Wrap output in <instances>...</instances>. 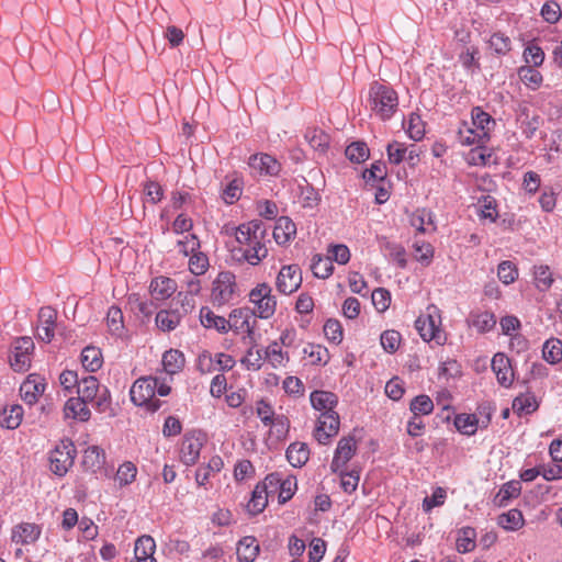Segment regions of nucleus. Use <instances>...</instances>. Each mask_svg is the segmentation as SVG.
<instances>
[{
	"mask_svg": "<svg viewBox=\"0 0 562 562\" xmlns=\"http://www.w3.org/2000/svg\"><path fill=\"white\" fill-rule=\"evenodd\" d=\"M235 238L239 245L246 246L239 251L248 263L256 266L268 256V233L262 222L254 220L240 224L235 229Z\"/></svg>",
	"mask_w": 562,
	"mask_h": 562,
	"instance_id": "obj_1",
	"label": "nucleus"
},
{
	"mask_svg": "<svg viewBox=\"0 0 562 562\" xmlns=\"http://www.w3.org/2000/svg\"><path fill=\"white\" fill-rule=\"evenodd\" d=\"M369 105L380 120H390L398 108L397 92L390 86L375 81L369 89Z\"/></svg>",
	"mask_w": 562,
	"mask_h": 562,
	"instance_id": "obj_2",
	"label": "nucleus"
},
{
	"mask_svg": "<svg viewBox=\"0 0 562 562\" xmlns=\"http://www.w3.org/2000/svg\"><path fill=\"white\" fill-rule=\"evenodd\" d=\"M415 328L424 341L442 346L447 341L446 333L441 329V313L435 305L426 307L425 313L415 321Z\"/></svg>",
	"mask_w": 562,
	"mask_h": 562,
	"instance_id": "obj_3",
	"label": "nucleus"
},
{
	"mask_svg": "<svg viewBox=\"0 0 562 562\" xmlns=\"http://www.w3.org/2000/svg\"><path fill=\"white\" fill-rule=\"evenodd\" d=\"M157 387V378L143 376L137 379L131 390V401L137 406H146L150 413L157 412L162 402L155 398Z\"/></svg>",
	"mask_w": 562,
	"mask_h": 562,
	"instance_id": "obj_4",
	"label": "nucleus"
},
{
	"mask_svg": "<svg viewBox=\"0 0 562 562\" xmlns=\"http://www.w3.org/2000/svg\"><path fill=\"white\" fill-rule=\"evenodd\" d=\"M228 331L243 335L245 344L256 342L257 319L248 307L234 308L228 315Z\"/></svg>",
	"mask_w": 562,
	"mask_h": 562,
	"instance_id": "obj_5",
	"label": "nucleus"
},
{
	"mask_svg": "<svg viewBox=\"0 0 562 562\" xmlns=\"http://www.w3.org/2000/svg\"><path fill=\"white\" fill-rule=\"evenodd\" d=\"M77 392L83 400L93 402L100 412H105L110 407L109 390L105 386L101 387L98 379L93 375H87L79 380Z\"/></svg>",
	"mask_w": 562,
	"mask_h": 562,
	"instance_id": "obj_6",
	"label": "nucleus"
},
{
	"mask_svg": "<svg viewBox=\"0 0 562 562\" xmlns=\"http://www.w3.org/2000/svg\"><path fill=\"white\" fill-rule=\"evenodd\" d=\"M271 292L272 290L267 283L258 284L250 291L249 301L255 306V310L251 311L255 317L268 319L274 314L277 300Z\"/></svg>",
	"mask_w": 562,
	"mask_h": 562,
	"instance_id": "obj_7",
	"label": "nucleus"
},
{
	"mask_svg": "<svg viewBox=\"0 0 562 562\" xmlns=\"http://www.w3.org/2000/svg\"><path fill=\"white\" fill-rule=\"evenodd\" d=\"M76 448L72 441L61 440L49 454L50 470L58 476H64L74 465Z\"/></svg>",
	"mask_w": 562,
	"mask_h": 562,
	"instance_id": "obj_8",
	"label": "nucleus"
},
{
	"mask_svg": "<svg viewBox=\"0 0 562 562\" xmlns=\"http://www.w3.org/2000/svg\"><path fill=\"white\" fill-rule=\"evenodd\" d=\"M237 293L235 276L229 272H221L213 282L211 300L217 306L229 303Z\"/></svg>",
	"mask_w": 562,
	"mask_h": 562,
	"instance_id": "obj_9",
	"label": "nucleus"
},
{
	"mask_svg": "<svg viewBox=\"0 0 562 562\" xmlns=\"http://www.w3.org/2000/svg\"><path fill=\"white\" fill-rule=\"evenodd\" d=\"M34 349V342L30 337H20L13 344L10 364L16 372H24L31 364V352Z\"/></svg>",
	"mask_w": 562,
	"mask_h": 562,
	"instance_id": "obj_10",
	"label": "nucleus"
},
{
	"mask_svg": "<svg viewBox=\"0 0 562 562\" xmlns=\"http://www.w3.org/2000/svg\"><path fill=\"white\" fill-rule=\"evenodd\" d=\"M339 416L336 412L322 413L314 432L315 439L321 445H326L329 439L339 431Z\"/></svg>",
	"mask_w": 562,
	"mask_h": 562,
	"instance_id": "obj_11",
	"label": "nucleus"
},
{
	"mask_svg": "<svg viewBox=\"0 0 562 562\" xmlns=\"http://www.w3.org/2000/svg\"><path fill=\"white\" fill-rule=\"evenodd\" d=\"M302 283V274L299 266H283L277 277V289L283 294H291L296 291Z\"/></svg>",
	"mask_w": 562,
	"mask_h": 562,
	"instance_id": "obj_12",
	"label": "nucleus"
},
{
	"mask_svg": "<svg viewBox=\"0 0 562 562\" xmlns=\"http://www.w3.org/2000/svg\"><path fill=\"white\" fill-rule=\"evenodd\" d=\"M357 451L356 439L352 436L344 437L338 441L330 470L338 473L347 464V462L355 456Z\"/></svg>",
	"mask_w": 562,
	"mask_h": 562,
	"instance_id": "obj_13",
	"label": "nucleus"
},
{
	"mask_svg": "<svg viewBox=\"0 0 562 562\" xmlns=\"http://www.w3.org/2000/svg\"><path fill=\"white\" fill-rule=\"evenodd\" d=\"M37 338L44 342H50L55 336L57 312L50 306L41 307L38 311Z\"/></svg>",
	"mask_w": 562,
	"mask_h": 562,
	"instance_id": "obj_14",
	"label": "nucleus"
},
{
	"mask_svg": "<svg viewBox=\"0 0 562 562\" xmlns=\"http://www.w3.org/2000/svg\"><path fill=\"white\" fill-rule=\"evenodd\" d=\"M46 384L43 378L36 374H30L20 386V393L23 401L33 405L37 402L45 391Z\"/></svg>",
	"mask_w": 562,
	"mask_h": 562,
	"instance_id": "obj_15",
	"label": "nucleus"
},
{
	"mask_svg": "<svg viewBox=\"0 0 562 562\" xmlns=\"http://www.w3.org/2000/svg\"><path fill=\"white\" fill-rule=\"evenodd\" d=\"M41 532L40 526L32 522H21L12 528L11 541L21 546L32 544L37 541Z\"/></svg>",
	"mask_w": 562,
	"mask_h": 562,
	"instance_id": "obj_16",
	"label": "nucleus"
},
{
	"mask_svg": "<svg viewBox=\"0 0 562 562\" xmlns=\"http://www.w3.org/2000/svg\"><path fill=\"white\" fill-rule=\"evenodd\" d=\"M492 370L501 385L507 387L512 384L514 372L509 359L504 353H496L492 359Z\"/></svg>",
	"mask_w": 562,
	"mask_h": 562,
	"instance_id": "obj_17",
	"label": "nucleus"
},
{
	"mask_svg": "<svg viewBox=\"0 0 562 562\" xmlns=\"http://www.w3.org/2000/svg\"><path fill=\"white\" fill-rule=\"evenodd\" d=\"M203 441L195 436H186L180 448V459L186 465H193L200 457Z\"/></svg>",
	"mask_w": 562,
	"mask_h": 562,
	"instance_id": "obj_18",
	"label": "nucleus"
},
{
	"mask_svg": "<svg viewBox=\"0 0 562 562\" xmlns=\"http://www.w3.org/2000/svg\"><path fill=\"white\" fill-rule=\"evenodd\" d=\"M201 325L206 329H214L220 334L228 333V318L216 315L210 307L203 306L200 310Z\"/></svg>",
	"mask_w": 562,
	"mask_h": 562,
	"instance_id": "obj_19",
	"label": "nucleus"
},
{
	"mask_svg": "<svg viewBox=\"0 0 562 562\" xmlns=\"http://www.w3.org/2000/svg\"><path fill=\"white\" fill-rule=\"evenodd\" d=\"M88 402L89 401H86L80 396L69 398L64 406L65 417L80 422L88 420L91 415L90 409L87 406Z\"/></svg>",
	"mask_w": 562,
	"mask_h": 562,
	"instance_id": "obj_20",
	"label": "nucleus"
},
{
	"mask_svg": "<svg viewBox=\"0 0 562 562\" xmlns=\"http://www.w3.org/2000/svg\"><path fill=\"white\" fill-rule=\"evenodd\" d=\"M249 166L260 175L274 176L280 170L279 162L268 154L252 155L249 158Z\"/></svg>",
	"mask_w": 562,
	"mask_h": 562,
	"instance_id": "obj_21",
	"label": "nucleus"
},
{
	"mask_svg": "<svg viewBox=\"0 0 562 562\" xmlns=\"http://www.w3.org/2000/svg\"><path fill=\"white\" fill-rule=\"evenodd\" d=\"M260 547L252 536H246L237 544V559L239 562H254L258 557Z\"/></svg>",
	"mask_w": 562,
	"mask_h": 562,
	"instance_id": "obj_22",
	"label": "nucleus"
},
{
	"mask_svg": "<svg viewBox=\"0 0 562 562\" xmlns=\"http://www.w3.org/2000/svg\"><path fill=\"white\" fill-rule=\"evenodd\" d=\"M296 234L295 223L288 216H281L274 226L273 238L279 245H285Z\"/></svg>",
	"mask_w": 562,
	"mask_h": 562,
	"instance_id": "obj_23",
	"label": "nucleus"
},
{
	"mask_svg": "<svg viewBox=\"0 0 562 562\" xmlns=\"http://www.w3.org/2000/svg\"><path fill=\"white\" fill-rule=\"evenodd\" d=\"M310 401L316 411L322 413L335 412L334 408L338 403L336 394L328 391H314L310 395Z\"/></svg>",
	"mask_w": 562,
	"mask_h": 562,
	"instance_id": "obj_24",
	"label": "nucleus"
},
{
	"mask_svg": "<svg viewBox=\"0 0 562 562\" xmlns=\"http://www.w3.org/2000/svg\"><path fill=\"white\" fill-rule=\"evenodd\" d=\"M177 290L176 281L168 277H157L150 283V292L156 300H166Z\"/></svg>",
	"mask_w": 562,
	"mask_h": 562,
	"instance_id": "obj_25",
	"label": "nucleus"
},
{
	"mask_svg": "<svg viewBox=\"0 0 562 562\" xmlns=\"http://www.w3.org/2000/svg\"><path fill=\"white\" fill-rule=\"evenodd\" d=\"M105 462V453L98 446L88 447L82 457V467L90 472H97Z\"/></svg>",
	"mask_w": 562,
	"mask_h": 562,
	"instance_id": "obj_26",
	"label": "nucleus"
},
{
	"mask_svg": "<svg viewBox=\"0 0 562 562\" xmlns=\"http://www.w3.org/2000/svg\"><path fill=\"white\" fill-rule=\"evenodd\" d=\"M494 125L495 121L481 108L476 106L472 110V126L476 128V133H479L481 137H486L488 139L490 132Z\"/></svg>",
	"mask_w": 562,
	"mask_h": 562,
	"instance_id": "obj_27",
	"label": "nucleus"
},
{
	"mask_svg": "<svg viewBox=\"0 0 562 562\" xmlns=\"http://www.w3.org/2000/svg\"><path fill=\"white\" fill-rule=\"evenodd\" d=\"M304 138L318 155L326 154L329 146V136L325 132L316 127L307 128Z\"/></svg>",
	"mask_w": 562,
	"mask_h": 562,
	"instance_id": "obj_28",
	"label": "nucleus"
},
{
	"mask_svg": "<svg viewBox=\"0 0 562 562\" xmlns=\"http://www.w3.org/2000/svg\"><path fill=\"white\" fill-rule=\"evenodd\" d=\"M310 458V449L304 442H293L286 449V459L294 468H302Z\"/></svg>",
	"mask_w": 562,
	"mask_h": 562,
	"instance_id": "obj_29",
	"label": "nucleus"
},
{
	"mask_svg": "<svg viewBox=\"0 0 562 562\" xmlns=\"http://www.w3.org/2000/svg\"><path fill=\"white\" fill-rule=\"evenodd\" d=\"M497 525L507 531H517L525 525L522 513L513 508L497 517Z\"/></svg>",
	"mask_w": 562,
	"mask_h": 562,
	"instance_id": "obj_30",
	"label": "nucleus"
},
{
	"mask_svg": "<svg viewBox=\"0 0 562 562\" xmlns=\"http://www.w3.org/2000/svg\"><path fill=\"white\" fill-rule=\"evenodd\" d=\"M161 363L164 371L173 375L182 370L184 366V356L179 350L170 349L162 355Z\"/></svg>",
	"mask_w": 562,
	"mask_h": 562,
	"instance_id": "obj_31",
	"label": "nucleus"
},
{
	"mask_svg": "<svg viewBox=\"0 0 562 562\" xmlns=\"http://www.w3.org/2000/svg\"><path fill=\"white\" fill-rule=\"evenodd\" d=\"M520 128L527 138H531L540 126V117L536 114L530 115L527 105L520 106L518 115Z\"/></svg>",
	"mask_w": 562,
	"mask_h": 562,
	"instance_id": "obj_32",
	"label": "nucleus"
},
{
	"mask_svg": "<svg viewBox=\"0 0 562 562\" xmlns=\"http://www.w3.org/2000/svg\"><path fill=\"white\" fill-rule=\"evenodd\" d=\"M182 318V314L178 310L159 311L156 315V325L162 331H171L177 328Z\"/></svg>",
	"mask_w": 562,
	"mask_h": 562,
	"instance_id": "obj_33",
	"label": "nucleus"
},
{
	"mask_svg": "<svg viewBox=\"0 0 562 562\" xmlns=\"http://www.w3.org/2000/svg\"><path fill=\"white\" fill-rule=\"evenodd\" d=\"M521 485L519 481H509L499 488L498 493L494 497V504L498 507L507 505L508 501L519 496Z\"/></svg>",
	"mask_w": 562,
	"mask_h": 562,
	"instance_id": "obj_34",
	"label": "nucleus"
},
{
	"mask_svg": "<svg viewBox=\"0 0 562 562\" xmlns=\"http://www.w3.org/2000/svg\"><path fill=\"white\" fill-rule=\"evenodd\" d=\"M81 363L89 372L98 371L103 363L101 350L94 346L86 347L81 352Z\"/></svg>",
	"mask_w": 562,
	"mask_h": 562,
	"instance_id": "obj_35",
	"label": "nucleus"
},
{
	"mask_svg": "<svg viewBox=\"0 0 562 562\" xmlns=\"http://www.w3.org/2000/svg\"><path fill=\"white\" fill-rule=\"evenodd\" d=\"M269 491L266 490V485L259 483L255 486L251 498L247 504L249 513L256 515L261 513L268 504Z\"/></svg>",
	"mask_w": 562,
	"mask_h": 562,
	"instance_id": "obj_36",
	"label": "nucleus"
},
{
	"mask_svg": "<svg viewBox=\"0 0 562 562\" xmlns=\"http://www.w3.org/2000/svg\"><path fill=\"white\" fill-rule=\"evenodd\" d=\"M458 139L460 144L467 146L484 145L487 142L486 137H481V135L476 133V128L474 126H470L468 123H462L459 127Z\"/></svg>",
	"mask_w": 562,
	"mask_h": 562,
	"instance_id": "obj_37",
	"label": "nucleus"
},
{
	"mask_svg": "<svg viewBox=\"0 0 562 562\" xmlns=\"http://www.w3.org/2000/svg\"><path fill=\"white\" fill-rule=\"evenodd\" d=\"M106 325L111 335L115 337H123L124 335V321L123 313L117 306H111L106 314Z\"/></svg>",
	"mask_w": 562,
	"mask_h": 562,
	"instance_id": "obj_38",
	"label": "nucleus"
},
{
	"mask_svg": "<svg viewBox=\"0 0 562 562\" xmlns=\"http://www.w3.org/2000/svg\"><path fill=\"white\" fill-rule=\"evenodd\" d=\"M411 225L420 233L428 232V226L431 231L436 229L432 213L426 209L417 210L411 215Z\"/></svg>",
	"mask_w": 562,
	"mask_h": 562,
	"instance_id": "obj_39",
	"label": "nucleus"
},
{
	"mask_svg": "<svg viewBox=\"0 0 562 562\" xmlns=\"http://www.w3.org/2000/svg\"><path fill=\"white\" fill-rule=\"evenodd\" d=\"M311 269L316 278L326 279L330 277L334 271L331 257L315 255L312 260Z\"/></svg>",
	"mask_w": 562,
	"mask_h": 562,
	"instance_id": "obj_40",
	"label": "nucleus"
},
{
	"mask_svg": "<svg viewBox=\"0 0 562 562\" xmlns=\"http://www.w3.org/2000/svg\"><path fill=\"white\" fill-rule=\"evenodd\" d=\"M543 359L555 364L562 360V341L558 338L548 339L542 347Z\"/></svg>",
	"mask_w": 562,
	"mask_h": 562,
	"instance_id": "obj_41",
	"label": "nucleus"
},
{
	"mask_svg": "<svg viewBox=\"0 0 562 562\" xmlns=\"http://www.w3.org/2000/svg\"><path fill=\"white\" fill-rule=\"evenodd\" d=\"M249 348L241 359V363L248 369L257 371L261 368L265 358V351L257 348V341L255 344H248Z\"/></svg>",
	"mask_w": 562,
	"mask_h": 562,
	"instance_id": "obj_42",
	"label": "nucleus"
},
{
	"mask_svg": "<svg viewBox=\"0 0 562 562\" xmlns=\"http://www.w3.org/2000/svg\"><path fill=\"white\" fill-rule=\"evenodd\" d=\"M476 532L471 527L462 528L457 538V550L460 553H468L475 548Z\"/></svg>",
	"mask_w": 562,
	"mask_h": 562,
	"instance_id": "obj_43",
	"label": "nucleus"
},
{
	"mask_svg": "<svg viewBox=\"0 0 562 562\" xmlns=\"http://www.w3.org/2000/svg\"><path fill=\"white\" fill-rule=\"evenodd\" d=\"M2 414L1 426L8 429H15L22 422L23 408L20 405H11L10 408H4Z\"/></svg>",
	"mask_w": 562,
	"mask_h": 562,
	"instance_id": "obj_44",
	"label": "nucleus"
},
{
	"mask_svg": "<svg viewBox=\"0 0 562 562\" xmlns=\"http://www.w3.org/2000/svg\"><path fill=\"white\" fill-rule=\"evenodd\" d=\"M538 408V403L532 394H521L513 402V409L518 415H529Z\"/></svg>",
	"mask_w": 562,
	"mask_h": 562,
	"instance_id": "obj_45",
	"label": "nucleus"
},
{
	"mask_svg": "<svg viewBox=\"0 0 562 562\" xmlns=\"http://www.w3.org/2000/svg\"><path fill=\"white\" fill-rule=\"evenodd\" d=\"M496 318L491 312L473 313L471 315V325L480 333H486L494 328Z\"/></svg>",
	"mask_w": 562,
	"mask_h": 562,
	"instance_id": "obj_46",
	"label": "nucleus"
},
{
	"mask_svg": "<svg viewBox=\"0 0 562 562\" xmlns=\"http://www.w3.org/2000/svg\"><path fill=\"white\" fill-rule=\"evenodd\" d=\"M518 76L532 90L538 89L542 82L541 74L533 66H521L518 69Z\"/></svg>",
	"mask_w": 562,
	"mask_h": 562,
	"instance_id": "obj_47",
	"label": "nucleus"
},
{
	"mask_svg": "<svg viewBox=\"0 0 562 562\" xmlns=\"http://www.w3.org/2000/svg\"><path fill=\"white\" fill-rule=\"evenodd\" d=\"M490 48L498 56L506 55L512 49V41L503 33H494L490 41Z\"/></svg>",
	"mask_w": 562,
	"mask_h": 562,
	"instance_id": "obj_48",
	"label": "nucleus"
},
{
	"mask_svg": "<svg viewBox=\"0 0 562 562\" xmlns=\"http://www.w3.org/2000/svg\"><path fill=\"white\" fill-rule=\"evenodd\" d=\"M414 257L423 266H429L434 257V247L426 241L416 240L413 245Z\"/></svg>",
	"mask_w": 562,
	"mask_h": 562,
	"instance_id": "obj_49",
	"label": "nucleus"
},
{
	"mask_svg": "<svg viewBox=\"0 0 562 562\" xmlns=\"http://www.w3.org/2000/svg\"><path fill=\"white\" fill-rule=\"evenodd\" d=\"M155 548V541L150 536H142L135 542V558H153Z\"/></svg>",
	"mask_w": 562,
	"mask_h": 562,
	"instance_id": "obj_50",
	"label": "nucleus"
},
{
	"mask_svg": "<svg viewBox=\"0 0 562 562\" xmlns=\"http://www.w3.org/2000/svg\"><path fill=\"white\" fill-rule=\"evenodd\" d=\"M413 415H429L434 411V403L428 395H418L414 397L409 405Z\"/></svg>",
	"mask_w": 562,
	"mask_h": 562,
	"instance_id": "obj_51",
	"label": "nucleus"
},
{
	"mask_svg": "<svg viewBox=\"0 0 562 562\" xmlns=\"http://www.w3.org/2000/svg\"><path fill=\"white\" fill-rule=\"evenodd\" d=\"M137 474V468L133 462H124L117 469L115 481L119 482L120 486H125L131 484Z\"/></svg>",
	"mask_w": 562,
	"mask_h": 562,
	"instance_id": "obj_52",
	"label": "nucleus"
},
{
	"mask_svg": "<svg viewBox=\"0 0 562 562\" xmlns=\"http://www.w3.org/2000/svg\"><path fill=\"white\" fill-rule=\"evenodd\" d=\"M406 132L413 140H420L425 135V124L420 116L412 113L407 121Z\"/></svg>",
	"mask_w": 562,
	"mask_h": 562,
	"instance_id": "obj_53",
	"label": "nucleus"
},
{
	"mask_svg": "<svg viewBox=\"0 0 562 562\" xmlns=\"http://www.w3.org/2000/svg\"><path fill=\"white\" fill-rule=\"evenodd\" d=\"M457 429L468 436L474 435L477 429V419L474 415H458L454 419Z\"/></svg>",
	"mask_w": 562,
	"mask_h": 562,
	"instance_id": "obj_54",
	"label": "nucleus"
},
{
	"mask_svg": "<svg viewBox=\"0 0 562 562\" xmlns=\"http://www.w3.org/2000/svg\"><path fill=\"white\" fill-rule=\"evenodd\" d=\"M346 156L349 160L359 164L368 159L369 149L364 143L356 142L346 148Z\"/></svg>",
	"mask_w": 562,
	"mask_h": 562,
	"instance_id": "obj_55",
	"label": "nucleus"
},
{
	"mask_svg": "<svg viewBox=\"0 0 562 562\" xmlns=\"http://www.w3.org/2000/svg\"><path fill=\"white\" fill-rule=\"evenodd\" d=\"M533 276L538 290L547 291L552 285L553 278L548 266L535 267Z\"/></svg>",
	"mask_w": 562,
	"mask_h": 562,
	"instance_id": "obj_56",
	"label": "nucleus"
},
{
	"mask_svg": "<svg viewBox=\"0 0 562 562\" xmlns=\"http://www.w3.org/2000/svg\"><path fill=\"white\" fill-rule=\"evenodd\" d=\"M498 279L506 285L518 278V270L510 261H502L497 269Z\"/></svg>",
	"mask_w": 562,
	"mask_h": 562,
	"instance_id": "obj_57",
	"label": "nucleus"
},
{
	"mask_svg": "<svg viewBox=\"0 0 562 562\" xmlns=\"http://www.w3.org/2000/svg\"><path fill=\"white\" fill-rule=\"evenodd\" d=\"M389 161L393 165H398L405 160L407 146L405 144L394 140L386 146Z\"/></svg>",
	"mask_w": 562,
	"mask_h": 562,
	"instance_id": "obj_58",
	"label": "nucleus"
},
{
	"mask_svg": "<svg viewBox=\"0 0 562 562\" xmlns=\"http://www.w3.org/2000/svg\"><path fill=\"white\" fill-rule=\"evenodd\" d=\"M401 344V334L396 330H385L381 335V345L390 353L397 350Z\"/></svg>",
	"mask_w": 562,
	"mask_h": 562,
	"instance_id": "obj_59",
	"label": "nucleus"
},
{
	"mask_svg": "<svg viewBox=\"0 0 562 562\" xmlns=\"http://www.w3.org/2000/svg\"><path fill=\"white\" fill-rule=\"evenodd\" d=\"M265 351V358L269 360L273 368H278L284 364L285 356L282 352L278 342L270 344Z\"/></svg>",
	"mask_w": 562,
	"mask_h": 562,
	"instance_id": "obj_60",
	"label": "nucleus"
},
{
	"mask_svg": "<svg viewBox=\"0 0 562 562\" xmlns=\"http://www.w3.org/2000/svg\"><path fill=\"white\" fill-rule=\"evenodd\" d=\"M328 257H331V262L336 261L339 265H346L350 259V250L344 244L331 245L328 247Z\"/></svg>",
	"mask_w": 562,
	"mask_h": 562,
	"instance_id": "obj_61",
	"label": "nucleus"
},
{
	"mask_svg": "<svg viewBox=\"0 0 562 562\" xmlns=\"http://www.w3.org/2000/svg\"><path fill=\"white\" fill-rule=\"evenodd\" d=\"M209 267V259L202 252H195L189 260V269L194 276L203 274Z\"/></svg>",
	"mask_w": 562,
	"mask_h": 562,
	"instance_id": "obj_62",
	"label": "nucleus"
},
{
	"mask_svg": "<svg viewBox=\"0 0 562 562\" xmlns=\"http://www.w3.org/2000/svg\"><path fill=\"white\" fill-rule=\"evenodd\" d=\"M371 299L374 307L379 312L387 310L391 302L390 292L383 288L375 289L371 294Z\"/></svg>",
	"mask_w": 562,
	"mask_h": 562,
	"instance_id": "obj_63",
	"label": "nucleus"
},
{
	"mask_svg": "<svg viewBox=\"0 0 562 562\" xmlns=\"http://www.w3.org/2000/svg\"><path fill=\"white\" fill-rule=\"evenodd\" d=\"M324 334L328 340L339 344L342 339V328L338 321L328 319L324 325Z\"/></svg>",
	"mask_w": 562,
	"mask_h": 562,
	"instance_id": "obj_64",
	"label": "nucleus"
}]
</instances>
